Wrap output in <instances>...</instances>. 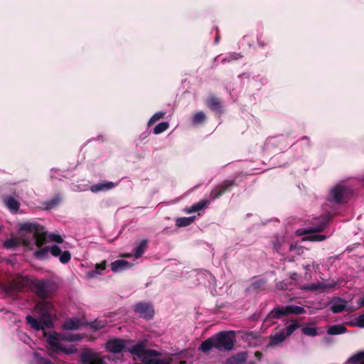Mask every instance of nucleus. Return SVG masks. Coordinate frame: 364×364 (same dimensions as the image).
<instances>
[{"mask_svg":"<svg viewBox=\"0 0 364 364\" xmlns=\"http://www.w3.org/2000/svg\"><path fill=\"white\" fill-rule=\"evenodd\" d=\"M45 228L37 222H26L19 224L18 237L6 240L3 247L8 250H14L21 244L27 247L36 246L40 248L45 244Z\"/></svg>","mask_w":364,"mask_h":364,"instance_id":"f257e3e1","label":"nucleus"},{"mask_svg":"<svg viewBox=\"0 0 364 364\" xmlns=\"http://www.w3.org/2000/svg\"><path fill=\"white\" fill-rule=\"evenodd\" d=\"M27 286L31 287L37 296L42 299H45L52 295L58 288V283L53 279L38 280L29 277H23L18 281L11 283L9 287H4V290L9 293L13 290H21Z\"/></svg>","mask_w":364,"mask_h":364,"instance_id":"f03ea898","label":"nucleus"},{"mask_svg":"<svg viewBox=\"0 0 364 364\" xmlns=\"http://www.w3.org/2000/svg\"><path fill=\"white\" fill-rule=\"evenodd\" d=\"M80 340L78 336H71L66 333L53 332L47 336V342L50 350L57 354L72 355L77 351L74 345L65 346V341H75Z\"/></svg>","mask_w":364,"mask_h":364,"instance_id":"7ed1b4c3","label":"nucleus"},{"mask_svg":"<svg viewBox=\"0 0 364 364\" xmlns=\"http://www.w3.org/2000/svg\"><path fill=\"white\" fill-rule=\"evenodd\" d=\"M235 184L234 180H226L221 183L220 185L215 186L210 192V200H201L189 208H186L184 211L191 214L193 213L198 212L206 208L210 203V200H214L220 196H222L225 192L230 191L231 187Z\"/></svg>","mask_w":364,"mask_h":364,"instance_id":"20e7f679","label":"nucleus"},{"mask_svg":"<svg viewBox=\"0 0 364 364\" xmlns=\"http://www.w3.org/2000/svg\"><path fill=\"white\" fill-rule=\"evenodd\" d=\"M328 222V218L327 216H321L319 218H314L312 226L301 228L296 230V233L298 235L306 236L304 240L312 242H318L324 240L326 237L323 235H321L318 232L323 231L327 226Z\"/></svg>","mask_w":364,"mask_h":364,"instance_id":"39448f33","label":"nucleus"},{"mask_svg":"<svg viewBox=\"0 0 364 364\" xmlns=\"http://www.w3.org/2000/svg\"><path fill=\"white\" fill-rule=\"evenodd\" d=\"M353 193L350 186L341 181L329 190L327 201L335 205L345 204L353 197Z\"/></svg>","mask_w":364,"mask_h":364,"instance_id":"423d86ee","label":"nucleus"},{"mask_svg":"<svg viewBox=\"0 0 364 364\" xmlns=\"http://www.w3.org/2000/svg\"><path fill=\"white\" fill-rule=\"evenodd\" d=\"M49 252L54 257H59V260L62 264H67L71 259V254L69 251H62L58 245H53L50 247L46 246L34 252V257L39 260H45L48 258Z\"/></svg>","mask_w":364,"mask_h":364,"instance_id":"0eeeda50","label":"nucleus"},{"mask_svg":"<svg viewBox=\"0 0 364 364\" xmlns=\"http://www.w3.org/2000/svg\"><path fill=\"white\" fill-rule=\"evenodd\" d=\"M215 348L221 352L230 350L235 343L234 332H220L214 335Z\"/></svg>","mask_w":364,"mask_h":364,"instance_id":"6e6552de","label":"nucleus"},{"mask_svg":"<svg viewBox=\"0 0 364 364\" xmlns=\"http://www.w3.org/2000/svg\"><path fill=\"white\" fill-rule=\"evenodd\" d=\"M306 312L302 306L287 305L284 307L276 306L268 314L267 319H277L289 314L301 315Z\"/></svg>","mask_w":364,"mask_h":364,"instance_id":"1a4fd4ad","label":"nucleus"},{"mask_svg":"<svg viewBox=\"0 0 364 364\" xmlns=\"http://www.w3.org/2000/svg\"><path fill=\"white\" fill-rule=\"evenodd\" d=\"M146 348L145 342L139 341L134 343V341L128 340L127 351L130 353L132 355H136L142 362L144 358L146 356V353H149Z\"/></svg>","mask_w":364,"mask_h":364,"instance_id":"9d476101","label":"nucleus"},{"mask_svg":"<svg viewBox=\"0 0 364 364\" xmlns=\"http://www.w3.org/2000/svg\"><path fill=\"white\" fill-rule=\"evenodd\" d=\"M26 321L32 328L36 331H44L47 328L50 329L53 328L52 319H43L40 316L38 318H35L31 315H28L26 317Z\"/></svg>","mask_w":364,"mask_h":364,"instance_id":"9b49d317","label":"nucleus"},{"mask_svg":"<svg viewBox=\"0 0 364 364\" xmlns=\"http://www.w3.org/2000/svg\"><path fill=\"white\" fill-rule=\"evenodd\" d=\"M127 339L113 338L107 341L105 348L110 353H119L122 351H127Z\"/></svg>","mask_w":364,"mask_h":364,"instance_id":"f8f14e48","label":"nucleus"},{"mask_svg":"<svg viewBox=\"0 0 364 364\" xmlns=\"http://www.w3.org/2000/svg\"><path fill=\"white\" fill-rule=\"evenodd\" d=\"M35 310L43 319H51L55 313L53 304L44 299L37 303Z\"/></svg>","mask_w":364,"mask_h":364,"instance_id":"ddd939ff","label":"nucleus"},{"mask_svg":"<svg viewBox=\"0 0 364 364\" xmlns=\"http://www.w3.org/2000/svg\"><path fill=\"white\" fill-rule=\"evenodd\" d=\"M134 311L139 317L144 319H151L154 315V309L150 303L139 302L135 304Z\"/></svg>","mask_w":364,"mask_h":364,"instance_id":"4468645a","label":"nucleus"},{"mask_svg":"<svg viewBox=\"0 0 364 364\" xmlns=\"http://www.w3.org/2000/svg\"><path fill=\"white\" fill-rule=\"evenodd\" d=\"M289 138V135L287 136L284 134L269 137L265 141L264 148L268 149L271 146H275L277 147L279 150H282L289 145V142L287 141Z\"/></svg>","mask_w":364,"mask_h":364,"instance_id":"2eb2a0df","label":"nucleus"},{"mask_svg":"<svg viewBox=\"0 0 364 364\" xmlns=\"http://www.w3.org/2000/svg\"><path fill=\"white\" fill-rule=\"evenodd\" d=\"M81 364H105L104 358L99 353L91 350L85 351L80 355Z\"/></svg>","mask_w":364,"mask_h":364,"instance_id":"dca6fc26","label":"nucleus"},{"mask_svg":"<svg viewBox=\"0 0 364 364\" xmlns=\"http://www.w3.org/2000/svg\"><path fill=\"white\" fill-rule=\"evenodd\" d=\"M159 355L160 353L157 350H149L142 363L145 364H171V358H159L157 356Z\"/></svg>","mask_w":364,"mask_h":364,"instance_id":"f3484780","label":"nucleus"},{"mask_svg":"<svg viewBox=\"0 0 364 364\" xmlns=\"http://www.w3.org/2000/svg\"><path fill=\"white\" fill-rule=\"evenodd\" d=\"M331 311L333 314H338L347 310V301L341 297H333L329 302Z\"/></svg>","mask_w":364,"mask_h":364,"instance_id":"a211bd4d","label":"nucleus"},{"mask_svg":"<svg viewBox=\"0 0 364 364\" xmlns=\"http://www.w3.org/2000/svg\"><path fill=\"white\" fill-rule=\"evenodd\" d=\"M110 266L111 270L114 273H120L131 268L133 266V264L124 259H117L112 262Z\"/></svg>","mask_w":364,"mask_h":364,"instance_id":"6ab92c4d","label":"nucleus"},{"mask_svg":"<svg viewBox=\"0 0 364 364\" xmlns=\"http://www.w3.org/2000/svg\"><path fill=\"white\" fill-rule=\"evenodd\" d=\"M115 184L111 181H102L97 183H95L90 187V190L92 193L105 192L109 191L114 188Z\"/></svg>","mask_w":364,"mask_h":364,"instance_id":"aec40b11","label":"nucleus"},{"mask_svg":"<svg viewBox=\"0 0 364 364\" xmlns=\"http://www.w3.org/2000/svg\"><path fill=\"white\" fill-rule=\"evenodd\" d=\"M286 338L287 336H285L284 330H282L269 337V342L267 345V347L274 348L277 346H282V344Z\"/></svg>","mask_w":364,"mask_h":364,"instance_id":"412c9836","label":"nucleus"},{"mask_svg":"<svg viewBox=\"0 0 364 364\" xmlns=\"http://www.w3.org/2000/svg\"><path fill=\"white\" fill-rule=\"evenodd\" d=\"M148 240L146 239L141 240L133 250V254H128L127 257L134 256L135 258H140L145 252L147 247Z\"/></svg>","mask_w":364,"mask_h":364,"instance_id":"4be33fe9","label":"nucleus"},{"mask_svg":"<svg viewBox=\"0 0 364 364\" xmlns=\"http://www.w3.org/2000/svg\"><path fill=\"white\" fill-rule=\"evenodd\" d=\"M82 322L77 317L70 318L64 321L63 328L66 330H77L82 326Z\"/></svg>","mask_w":364,"mask_h":364,"instance_id":"5701e85b","label":"nucleus"},{"mask_svg":"<svg viewBox=\"0 0 364 364\" xmlns=\"http://www.w3.org/2000/svg\"><path fill=\"white\" fill-rule=\"evenodd\" d=\"M4 203L7 208L13 213H17L20 204L18 201L12 196H5L3 198Z\"/></svg>","mask_w":364,"mask_h":364,"instance_id":"b1692460","label":"nucleus"},{"mask_svg":"<svg viewBox=\"0 0 364 364\" xmlns=\"http://www.w3.org/2000/svg\"><path fill=\"white\" fill-rule=\"evenodd\" d=\"M206 103L212 111L216 113L222 112V105L218 98L210 96L208 98Z\"/></svg>","mask_w":364,"mask_h":364,"instance_id":"393cba45","label":"nucleus"},{"mask_svg":"<svg viewBox=\"0 0 364 364\" xmlns=\"http://www.w3.org/2000/svg\"><path fill=\"white\" fill-rule=\"evenodd\" d=\"M247 358V353L240 352L228 358L225 361V364H241L245 362Z\"/></svg>","mask_w":364,"mask_h":364,"instance_id":"a878e982","label":"nucleus"},{"mask_svg":"<svg viewBox=\"0 0 364 364\" xmlns=\"http://www.w3.org/2000/svg\"><path fill=\"white\" fill-rule=\"evenodd\" d=\"M107 262L105 260L100 264H97L95 265V269L88 272L87 275L90 278H95L97 275L104 274V271L106 269Z\"/></svg>","mask_w":364,"mask_h":364,"instance_id":"bb28decb","label":"nucleus"},{"mask_svg":"<svg viewBox=\"0 0 364 364\" xmlns=\"http://www.w3.org/2000/svg\"><path fill=\"white\" fill-rule=\"evenodd\" d=\"M62 198L60 195L57 194L50 200L43 203L44 208L46 210H52L57 207L61 202Z\"/></svg>","mask_w":364,"mask_h":364,"instance_id":"cd10ccee","label":"nucleus"},{"mask_svg":"<svg viewBox=\"0 0 364 364\" xmlns=\"http://www.w3.org/2000/svg\"><path fill=\"white\" fill-rule=\"evenodd\" d=\"M344 364H364V351L351 355Z\"/></svg>","mask_w":364,"mask_h":364,"instance_id":"c85d7f7f","label":"nucleus"},{"mask_svg":"<svg viewBox=\"0 0 364 364\" xmlns=\"http://www.w3.org/2000/svg\"><path fill=\"white\" fill-rule=\"evenodd\" d=\"M346 331L347 329L343 325L335 324L327 329V333L328 335H339L346 333Z\"/></svg>","mask_w":364,"mask_h":364,"instance_id":"c756f323","label":"nucleus"},{"mask_svg":"<svg viewBox=\"0 0 364 364\" xmlns=\"http://www.w3.org/2000/svg\"><path fill=\"white\" fill-rule=\"evenodd\" d=\"M213 348H215L214 336L202 342L199 348L201 351L207 353Z\"/></svg>","mask_w":364,"mask_h":364,"instance_id":"7c9ffc66","label":"nucleus"},{"mask_svg":"<svg viewBox=\"0 0 364 364\" xmlns=\"http://www.w3.org/2000/svg\"><path fill=\"white\" fill-rule=\"evenodd\" d=\"M195 219L196 216L178 218L176 220V225L179 228L186 227L193 223Z\"/></svg>","mask_w":364,"mask_h":364,"instance_id":"2f4dec72","label":"nucleus"},{"mask_svg":"<svg viewBox=\"0 0 364 364\" xmlns=\"http://www.w3.org/2000/svg\"><path fill=\"white\" fill-rule=\"evenodd\" d=\"M265 284V280L262 278H254L252 280L251 284L248 287V290H259L262 289Z\"/></svg>","mask_w":364,"mask_h":364,"instance_id":"473e14b6","label":"nucleus"},{"mask_svg":"<svg viewBox=\"0 0 364 364\" xmlns=\"http://www.w3.org/2000/svg\"><path fill=\"white\" fill-rule=\"evenodd\" d=\"M242 56L240 53H238L236 52L229 53L228 54H227L225 57H223L221 59V63H230L232 60H239V59L242 58Z\"/></svg>","mask_w":364,"mask_h":364,"instance_id":"72a5a7b5","label":"nucleus"},{"mask_svg":"<svg viewBox=\"0 0 364 364\" xmlns=\"http://www.w3.org/2000/svg\"><path fill=\"white\" fill-rule=\"evenodd\" d=\"M299 327V323L296 321L291 320V323L286 326L285 336L287 337L291 336Z\"/></svg>","mask_w":364,"mask_h":364,"instance_id":"f704fd0d","label":"nucleus"},{"mask_svg":"<svg viewBox=\"0 0 364 364\" xmlns=\"http://www.w3.org/2000/svg\"><path fill=\"white\" fill-rule=\"evenodd\" d=\"M206 119L205 113L202 111L196 112L192 117V123L194 125H198L203 123Z\"/></svg>","mask_w":364,"mask_h":364,"instance_id":"c9c22d12","label":"nucleus"},{"mask_svg":"<svg viewBox=\"0 0 364 364\" xmlns=\"http://www.w3.org/2000/svg\"><path fill=\"white\" fill-rule=\"evenodd\" d=\"M166 112L163 111H159L156 112L148 121L147 126L149 127L154 124H155L157 121L160 120L161 119H163L165 116Z\"/></svg>","mask_w":364,"mask_h":364,"instance_id":"e433bc0d","label":"nucleus"},{"mask_svg":"<svg viewBox=\"0 0 364 364\" xmlns=\"http://www.w3.org/2000/svg\"><path fill=\"white\" fill-rule=\"evenodd\" d=\"M169 127V124L167 122H162L159 123L155 126L153 129V133L154 134H159L164 132H165Z\"/></svg>","mask_w":364,"mask_h":364,"instance_id":"4c0bfd02","label":"nucleus"},{"mask_svg":"<svg viewBox=\"0 0 364 364\" xmlns=\"http://www.w3.org/2000/svg\"><path fill=\"white\" fill-rule=\"evenodd\" d=\"M46 232V239L45 240H46V237L48 238L49 241L50 242H56L58 244H62L64 241V239L63 237L58 234V233H50L48 236H47V234H46V232Z\"/></svg>","mask_w":364,"mask_h":364,"instance_id":"58836bf2","label":"nucleus"},{"mask_svg":"<svg viewBox=\"0 0 364 364\" xmlns=\"http://www.w3.org/2000/svg\"><path fill=\"white\" fill-rule=\"evenodd\" d=\"M301 332L310 337H315L318 335L317 329L315 327L304 326L301 328Z\"/></svg>","mask_w":364,"mask_h":364,"instance_id":"ea45409f","label":"nucleus"},{"mask_svg":"<svg viewBox=\"0 0 364 364\" xmlns=\"http://www.w3.org/2000/svg\"><path fill=\"white\" fill-rule=\"evenodd\" d=\"M33 357L35 359V364H53L50 360L42 357L38 352H35L33 353Z\"/></svg>","mask_w":364,"mask_h":364,"instance_id":"a19ab883","label":"nucleus"},{"mask_svg":"<svg viewBox=\"0 0 364 364\" xmlns=\"http://www.w3.org/2000/svg\"><path fill=\"white\" fill-rule=\"evenodd\" d=\"M107 322L103 320H95L90 323V327L95 331L103 328L106 326Z\"/></svg>","mask_w":364,"mask_h":364,"instance_id":"79ce46f5","label":"nucleus"},{"mask_svg":"<svg viewBox=\"0 0 364 364\" xmlns=\"http://www.w3.org/2000/svg\"><path fill=\"white\" fill-rule=\"evenodd\" d=\"M50 176L51 178L58 179L60 181L62 180V178L65 176V175H63V171L59 169L51 168L50 171Z\"/></svg>","mask_w":364,"mask_h":364,"instance_id":"37998d69","label":"nucleus"},{"mask_svg":"<svg viewBox=\"0 0 364 364\" xmlns=\"http://www.w3.org/2000/svg\"><path fill=\"white\" fill-rule=\"evenodd\" d=\"M336 286V283L333 282H318L317 283L318 290L321 289L323 291L327 289H333Z\"/></svg>","mask_w":364,"mask_h":364,"instance_id":"c03bdc74","label":"nucleus"},{"mask_svg":"<svg viewBox=\"0 0 364 364\" xmlns=\"http://www.w3.org/2000/svg\"><path fill=\"white\" fill-rule=\"evenodd\" d=\"M301 289L303 290H306V291H316V290H318L317 283L304 285L301 287Z\"/></svg>","mask_w":364,"mask_h":364,"instance_id":"a18cd8bd","label":"nucleus"},{"mask_svg":"<svg viewBox=\"0 0 364 364\" xmlns=\"http://www.w3.org/2000/svg\"><path fill=\"white\" fill-rule=\"evenodd\" d=\"M289 285V282L286 281H282L276 284V287L278 289H286Z\"/></svg>","mask_w":364,"mask_h":364,"instance_id":"49530a36","label":"nucleus"},{"mask_svg":"<svg viewBox=\"0 0 364 364\" xmlns=\"http://www.w3.org/2000/svg\"><path fill=\"white\" fill-rule=\"evenodd\" d=\"M357 326L364 328V314L359 316L356 319Z\"/></svg>","mask_w":364,"mask_h":364,"instance_id":"de8ad7c7","label":"nucleus"},{"mask_svg":"<svg viewBox=\"0 0 364 364\" xmlns=\"http://www.w3.org/2000/svg\"><path fill=\"white\" fill-rule=\"evenodd\" d=\"M257 45L261 47L264 48L268 44V41H265L264 40H262L261 36H258L257 39Z\"/></svg>","mask_w":364,"mask_h":364,"instance_id":"09e8293b","label":"nucleus"},{"mask_svg":"<svg viewBox=\"0 0 364 364\" xmlns=\"http://www.w3.org/2000/svg\"><path fill=\"white\" fill-rule=\"evenodd\" d=\"M282 246V242L279 238H277L274 242V248L276 251H279Z\"/></svg>","mask_w":364,"mask_h":364,"instance_id":"8fccbe9b","label":"nucleus"},{"mask_svg":"<svg viewBox=\"0 0 364 364\" xmlns=\"http://www.w3.org/2000/svg\"><path fill=\"white\" fill-rule=\"evenodd\" d=\"M149 133L148 131L144 132L141 134V135L139 136V139H144L145 138H146L149 136Z\"/></svg>","mask_w":364,"mask_h":364,"instance_id":"3c124183","label":"nucleus"},{"mask_svg":"<svg viewBox=\"0 0 364 364\" xmlns=\"http://www.w3.org/2000/svg\"><path fill=\"white\" fill-rule=\"evenodd\" d=\"M290 278H291V279L294 280V281L297 280V279H298L297 273H296V272L291 273L290 275Z\"/></svg>","mask_w":364,"mask_h":364,"instance_id":"603ef678","label":"nucleus"},{"mask_svg":"<svg viewBox=\"0 0 364 364\" xmlns=\"http://www.w3.org/2000/svg\"><path fill=\"white\" fill-rule=\"evenodd\" d=\"M358 304L360 306H364V296L358 300Z\"/></svg>","mask_w":364,"mask_h":364,"instance_id":"864d4df0","label":"nucleus"},{"mask_svg":"<svg viewBox=\"0 0 364 364\" xmlns=\"http://www.w3.org/2000/svg\"><path fill=\"white\" fill-rule=\"evenodd\" d=\"M301 140H302V141H306L307 144H309V141H310V140H309V137H307V136H303V137L301 139Z\"/></svg>","mask_w":364,"mask_h":364,"instance_id":"5fc2aeb1","label":"nucleus"},{"mask_svg":"<svg viewBox=\"0 0 364 364\" xmlns=\"http://www.w3.org/2000/svg\"><path fill=\"white\" fill-rule=\"evenodd\" d=\"M304 267L305 270H306V272H307L308 271H309V270H310V269H311V265H310V264H305V265L304 266Z\"/></svg>","mask_w":364,"mask_h":364,"instance_id":"6e6d98bb","label":"nucleus"},{"mask_svg":"<svg viewBox=\"0 0 364 364\" xmlns=\"http://www.w3.org/2000/svg\"><path fill=\"white\" fill-rule=\"evenodd\" d=\"M359 180L364 184V173L359 177Z\"/></svg>","mask_w":364,"mask_h":364,"instance_id":"4d7b16f0","label":"nucleus"},{"mask_svg":"<svg viewBox=\"0 0 364 364\" xmlns=\"http://www.w3.org/2000/svg\"><path fill=\"white\" fill-rule=\"evenodd\" d=\"M255 356H256L257 358H260L262 357V354H261V353H259V352H256V353H255Z\"/></svg>","mask_w":364,"mask_h":364,"instance_id":"13d9d810","label":"nucleus"},{"mask_svg":"<svg viewBox=\"0 0 364 364\" xmlns=\"http://www.w3.org/2000/svg\"><path fill=\"white\" fill-rule=\"evenodd\" d=\"M218 41H219V36H216V38H215V42L216 43H218Z\"/></svg>","mask_w":364,"mask_h":364,"instance_id":"bf43d9fd","label":"nucleus"},{"mask_svg":"<svg viewBox=\"0 0 364 364\" xmlns=\"http://www.w3.org/2000/svg\"><path fill=\"white\" fill-rule=\"evenodd\" d=\"M79 190L81 191H85L86 188H79Z\"/></svg>","mask_w":364,"mask_h":364,"instance_id":"052dcab7","label":"nucleus"},{"mask_svg":"<svg viewBox=\"0 0 364 364\" xmlns=\"http://www.w3.org/2000/svg\"><path fill=\"white\" fill-rule=\"evenodd\" d=\"M293 247H294L293 245H290V250H293Z\"/></svg>","mask_w":364,"mask_h":364,"instance_id":"680f3d73","label":"nucleus"},{"mask_svg":"<svg viewBox=\"0 0 364 364\" xmlns=\"http://www.w3.org/2000/svg\"><path fill=\"white\" fill-rule=\"evenodd\" d=\"M248 364H256L254 361H251L250 363H249Z\"/></svg>","mask_w":364,"mask_h":364,"instance_id":"e2e57ef3","label":"nucleus"},{"mask_svg":"<svg viewBox=\"0 0 364 364\" xmlns=\"http://www.w3.org/2000/svg\"><path fill=\"white\" fill-rule=\"evenodd\" d=\"M218 58V57H216V58H215V60H215V62H216V61H217Z\"/></svg>","mask_w":364,"mask_h":364,"instance_id":"0e129e2a","label":"nucleus"},{"mask_svg":"<svg viewBox=\"0 0 364 364\" xmlns=\"http://www.w3.org/2000/svg\"><path fill=\"white\" fill-rule=\"evenodd\" d=\"M245 75V73H242V75H239V77H240L242 75Z\"/></svg>","mask_w":364,"mask_h":364,"instance_id":"69168bd1","label":"nucleus"}]
</instances>
